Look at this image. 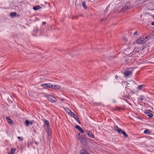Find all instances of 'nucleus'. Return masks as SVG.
I'll use <instances>...</instances> for the list:
<instances>
[{"label":"nucleus","instance_id":"f257e3e1","mask_svg":"<svg viewBox=\"0 0 154 154\" xmlns=\"http://www.w3.org/2000/svg\"><path fill=\"white\" fill-rule=\"evenodd\" d=\"M76 139L78 140H79L81 144L83 146H86L87 145L88 143V142L87 139V138L85 135H81V137H78V136H76Z\"/></svg>","mask_w":154,"mask_h":154},{"label":"nucleus","instance_id":"f03ea898","mask_svg":"<svg viewBox=\"0 0 154 154\" xmlns=\"http://www.w3.org/2000/svg\"><path fill=\"white\" fill-rule=\"evenodd\" d=\"M147 37L144 38H138L136 41V43L137 44H143L145 43L147 41Z\"/></svg>","mask_w":154,"mask_h":154},{"label":"nucleus","instance_id":"7ed1b4c3","mask_svg":"<svg viewBox=\"0 0 154 154\" xmlns=\"http://www.w3.org/2000/svg\"><path fill=\"white\" fill-rule=\"evenodd\" d=\"M131 4L129 2H127L124 5L122 8V10L124 11L130 9L131 8Z\"/></svg>","mask_w":154,"mask_h":154},{"label":"nucleus","instance_id":"20e7f679","mask_svg":"<svg viewBox=\"0 0 154 154\" xmlns=\"http://www.w3.org/2000/svg\"><path fill=\"white\" fill-rule=\"evenodd\" d=\"M46 97L47 98L48 100L51 103H55L57 101V99L56 98L51 95H47L46 96Z\"/></svg>","mask_w":154,"mask_h":154},{"label":"nucleus","instance_id":"39448f33","mask_svg":"<svg viewBox=\"0 0 154 154\" xmlns=\"http://www.w3.org/2000/svg\"><path fill=\"white\" fill-rule=\"evenodd\" d=\"M47 136L48 140L50 141L51 137V129L50 126L47 127Z\"/></svg>","mask_w":154,"mask_h":154},{"label":"nucleus","instance_id":"423d86ee","mask_svg":"<svg viewBox=\"0 0 154 154\" xmlns=\"http://www.w3.org/2000/svg\"><path fill=\"white\" fill-rule=\"evenodd\" d=\"M41 86L45 88H51L53 87V85L50 83L42 84Z\"/></svg>","mask_w":154,"mask_h":154},{"label":"nucleus","instance_id":"0eeeda50","mask_svg":"<svg viewBox=\"0 0 154 154\" xmlns=\"http://www.w3.org/2000/svg\"><path fill=\"white\" fill-rule=\"evenodd\" d=\"M124 75L125 77H128L132 75V72L128 70H125L124 73Z\"/></svg>","mask_w":154,"mask_h":154},{"label":"nucleus","instance_id":"6e6552de","mask_svg":"<svg viewBox=\"0 0 154 154\" xmlns=\"http://www.w3.org/2000/svg\"><path fill=\"white\" fill-rule=\"evenodd\" d=\"M145 114L147 115L149 117H152L153 116V114H152V112L149 110H145Z\"/></svg>","mask_w":154,"mask_h":154},{"label":"nucleus","instance_id":"1a4fd4ad","mask_svg":"<svg viewBox=\"0 0 154 154\" xmlns=\"http://www.w3.org/2000/svg\"><path fill=\"white\" fill-rule=\"evenodd\" d=\"M88 136L90 138H94V134L91 132V131L87 130L86 131Z\"/></svg>","mask_w":154,"mask_h":154},{"label":"nucleus","instance_id":"9d476101","mask_svg":"<svg viewBox=\"0 0 154 154\" xmlns=\"http://www.w3.org/2000/svg\"><path fill=\"white\" fill-rule=\"evenodd\" d=\"M75 127L76 128L79 130L80 133H83L84 132V131L79 126L76 125L75 126Z\"/></svg>","mask_w":154,"mask_h":154},{"label":"nucleus","instance_id":"9b49d317","mask_svg":"<svg viewBox=\"0 0 154 154\" xmlns=\"http://www.w3.org/2000/svg\"><path fill=\"white\" fill-rule=\"evenodd\" d=\"M6 120L9 124H11L13 123V121L10 118V117H7L6 118Z\"/></svg>","mask_w":154,"mask_h":154},{"label":"nucleus","instance_id":"f8f14e48","mask_svg":"<svg viewBox=\"0 0 154 154\" xmlns=\"http://www.w3.org/2000/svg\"><path fill=\"white\" fill-rule=\"evenodd\" d=\"M116 131H117L120 134H121L122 133L123 131L121 128L118 127L116 125Z\"/></svg>","mask_w":154,"mask_h":154},{"label":"nucleus","instance_id":"ddd939ff","mask_svg":"<svg viewBox=\"0 0 154 154\" xmlns=\"http://www.w3.org/2000/svg\"><path fill=\"white\" fill-rule=\"evenodd\" d=\"M61 88V87L60 85H54V86L53 85V87L51 88L55 89H60Z\"/></svg>","mask_w":154,"mask_h":154},{"label":"nucleus","instance_id":"4468645a","mask_svg":"<svg viewBox=\"0 0 154 154\" xmlns=\"http://www.w3.org/2000/svg\"><path fill=\"white\" fill-rule=\"evenodd\" d=\"M140 49L137 48H135L133 51L132 52V53L134 54V53H138L140 51Z\"/></svg>","mask_w":154,"mask_h":154},{"label":"nucleus","instance_id":"2eb2a0df","mask_svg":"<svg viewBox=\"0 0 154 154\" xmlns=\"http://www.w3.org/2000/svg\"><path fill=\"white\" fill-rule=\"evenodd\" d=\"M41 8V7L40 6L37 5V6H34L33 7V9L34 10L36 11L40 9Z\"/></svg>","mask_w":154,"mask_h":154},{"label":"nucleus","instance_id":"dca6fc26","mask_svg":"<svg viewBox=\"0 0 154 154\" xmlns=\"http://www.w3.org/2000/svg\"><path fill=\"white\" fill-rule=\"evenodd\" d=\"M144 133L149 135H150L151 134V132L148 129L145 130L144 131Z\"/></svg>","mask_w":154,"mask_h":154},{"label":"nucleus","instance_id":"f3484780","mask_svg":"<svg viewBox=\"0 0 154 154\" xmlns=\"http://www.w3.org/2000/svg\"><path fill=\"white\" fill-rule=\"evenodd\" d=\"M15 151V148H11V151L9 152L8 154H14V152Z\"/></svg>","mask_w":154,"mask_h":154},{"label":"nucleus","instance_id":"a211bd4d","mask_svg":"<svg viewBox=\"0 0 154 154\" xmlns=\"http://www.w3.org/2000/svg\"><path fill=\"white\" fill-rule=\"evenodd\" d=\"M71 116L72 117H73L75 119L78 117L73 112H71V114H70Z\"/></svg>","mask_w":154,"mask_h":154},{"label":"nucleus","instance_id":"6ab92c4d","mask_svg":"<svg viewBox=\"0 0 154 154\" xmlns=\"http://www.w3.org/2000/svg\"><path fill=\"white\" fill-rule=\"evenodd\" d=\"M145 86V85H140L138 86L137 89L138 90H139L142 89L143 87Z\"/></svg>","mask_w":154,"mask_h":154},{"label":"nucleus","instance_id":"aec40b11","mask_svg":"<svg viewBox=\"0 0 154 154\" xmlns=\"http://www.w3.org/2000/svg\"><path fill=\"white\" fill-rule=\"evenodd\" d=\"M45 124L46 125L47 127L50 126L49 122L47 120H45Z\"/></svg>","mask_w":154,"mask_h":154},{"label":"nucleus","instance_id":"412c9836","mask_svg":"<svg viewBox=\"0 0 154 154\" xmlns=\"http://www.w3.org/2000/svg\"><path fill=\"white\" fill-rule=\"evenodd\" d=\"M66 111L68 113L71 114V112H72L71 111V110L68 108H66L65 109Z\"/></svg>","mask_w":154,"mask_h":154},{"label":"nucleus","instance_id":"4be33fe9","mask_svg":"<svg viewBox=\"0 0 154 154\" xmlns=\"http://www.w3.org/2000/svg\"><path fill=\"white\" fill-rule=\"evenodd\" d=\"M117 110L119 111H121V110H123L124 109L123 108L118 107H116V110Z\"/></svg>","mask_w":154,"mask_h":154},{"label":"nucleus","instance_id":"5701e85b","mask_svg":"<svg viewBox=\"0 0 154 154\" xmlns=\"http://www.w3.org/2000/svg\"><path fill=\"white\" fill-rule=\"evenodd\" d=\"M25 124L26 126H29V122L28 120H26L25 122Z\"/></svg>","mask_w":154,"mask_h":154},{"label":"nucleus","instance_id":"b1692460","mask_svg":"<svg viewBox=\"0 0 154 154\" xmlns=\"http://www.w3.org/2000/svg\"><path fill=\"white\" fill-rule=\"evenodd\" d=\"M123 135L125 136L126 137H128V135L126 133V132L124 131H123L122 132V133Z\"/></svg>","mask_w":154,"mask_h":154},{"label":"nucleus","instance_id":"393cba45","mask_svg":"<svg viewBox=\"0 0 154 154\" xmlns=\"http://www.w3.org/2000/svg\"><path fill=\"white\" fill-rule=\"evenodd\" d=\"M138 99L141 101H143V97L142 96H140L138 98Z\"/></svg>","mask_w":154,"mask_h":154},{"label":"nucleus","instance_id":"a878e982","mask_svg":"<svg viewBox=\"0 0 154 154\" xmlns=\"http://www.w3.org/2000/svg\"><path fill=\"white\" fill-rule=\"evenodd\" d=\"M17 14V13L16 12H12L10 14V16L12 17H14Z\"/></svg>","mask_w":154,"mask_h":154},{"label":"nucleus","instance_id":"bb28decb","mask_svg":"<svg viewBox=\"0 0 154 154\" xmlns=\"http://www.w3.org/2000/svg\"><path fill=\"white\" fill-rule=\"evenodd\" d=\"M94 106H99L100 105L101 103H94Z\"/></svg>","mask_w":154,"mask_h":154},{"label":"nucleus","instance_id":"cd10ccee","mask_svg":"<svg viewBox=\"0 0 154 154\" xmlns=\"http://www.w3.org/2000/svg\"><path fill=\"white\" fill-rule=\"evenodd\" d=\"M82 6L83 7V8L86 9V7H85V2H83L82 3Z\"/></svg>","mask_w":154,"mask_h":154},{"label":"nucleus","instance_id":"c85d7f7f","mask_svg":"<svg viewBox=\"0 0 154 154\" xmlns=\"http://www.w3.org/2000/svg\"><path fill=\"white\" fill-rule=\"evenodd\" d=\"M106 21V18H103L101 20V22H105Z\"/></svg>","mask_w":154,"mask_h":154},{"label":"nucleus","instance_id":"c756f323","mask_svg":"<svg viewBox=\"0 0 154 154\" xmlns=\"http://www.w3.org/2000/svg\"><path fill=\"white\" fill-rule=\"evenodd\" d=\"M79 123V124H80V122L79 119H78V117H77L75 119Z\"/></svg>","mask_w":154,"mask_h":154},{"label":"nucleus","instance_id":"7c9ffc66","mask_svg":"<svg viewBox=\"0 0 154 154\" xmlns=\"http://www.w3.org/2000/svg\"><path fill=\"white\" fill-rule=\"evenodd\" d=\"M17 138L19 140L21 141L23 140V138L22 137H18Z\"/></svg>","mask_w":154,"mask_h":154},{"label":"nucleus","instance_id":"2f4dec72","mask_svg":"<svg viewBox=\"0 0 154 154\" xmlns=\"http://www.w3.org/2000/svg\"><path fill=\"white\" fill-rule=\"evenodd\" d=\"M34 123V121H32L30 122H29V124L31 125H32L33 123Z\"/></svg>","mask_w":154,"mask_h":154},{"label":"nucleus","instance_id":"473e14b6","mask_svg":"<svg viewBox=\"0 0 154 154\" xmlns=\"http://www.w3.org/2000/svg\"><path fill=\"white\" fill-rule=\"evenodd\" d=\"M138 33V32L137 31H136L134 33V35H137V34Z\"/></svg>","mask_w":154,"mask_h":154},{"label":"nucleus","instance_id":"72a5a7b5","mask_svg":"<svg viewBox=\"0 0 154 154\" xmlns=\"http://www.w3.org/2000/svg\"><path fill=\"white\" fill-rule=\"evenodd\" d=\"M123 39L125 41H128V39H127L126 38H123Z\"/></svg>","mask_w":154,"mask_h":154},{"label":"nucleus","instance_id":"f704fd0d","mask_svg":"<svg viewBox=\"0 0 154 154\" xmlns=\"http://www.w3.org/2000/svg\"><path fill=\"white\" fill-rule=\"evenodd\" d=\"M130 96V95L128 94V95H126L125 96V98H128Z\"/></svg>","mask_w":154,"mask_h":154},{"label":"nucleus","instance_id":"c9c22d12","mask_svg":"<svg viewBox=\"0 0 154 154\" xmlns=\"http://www.w3.org/2000/svg\"><path fill=\"white\" fill-rule=\"evenodd\" d=\"M77 136H78V137H81L80 134V133H78V135Z\"/></svg>","mask_w":154,"mask_h":154},{"label":"nucleus","instance_id":"e433bc0d","mask_svg":"<svg viewBox=\"0 0 154 154\" xmlns=\"http://www.w3.org/2000/svg\"><path fill=\"white\" fill-rule=\"evenodd\" d=\"M42 23L43 25H45L46 23V22H43Z\"/></svg>","mask_w":154,"mask_h":154},{"label":"nucleus","instance_id":"4c0bfd02","mask_svg":"<svg viewBox=\"0 0 154 154\" xmlns=\"http://www.w3.org/2000/svg\"><path fill=\"white\" fill-rule=\"evenodd\" d=\"M125 88L126 91H127L128 89L127 87H125Z\"/></svg>","mask_w":154,"mask_h":154},{"label":"nucleus","instance_id":"58836bf2","mask_svg":"<svg viewBox=\"0 0 154 154\" xmlns=\"http://www.w3.org/2000/svg\"><path fill=\"white\" fill-rule=\"evenodd\" d=\"M152 25H154V21H153L152 22Z\"/></svg>","mask_w":154,"mask_h":154},{"label":"nucleus","instance_id":"ea45409f","mask_svg":"<svg viewBox=\"0 0 154 154\" xmlns=\"http://www.w3.org/2000/svg\"><path fill=\"white\" fill-rule=\"evenodd\" d=\"M60 99L62 101H63L64 100V99L63 98Z\"/></svg>","mask_w":154,"mask_h":154},{"label":"nucleus","instance_id":"a19ab883","mask_svg":"<svg viewBox=\"0 0 154 154\" xmlns=\"http://www.w3.org/2000/svg\"><path fill=\"white\" fill-rule=\"evenodd\" d=\"M129 84L128 83H127V86H128V85H129Z\"/></svg>","mask_w":154,"mask_h":154},{"label":"nucleus","instance_id":"79ce46f5","mask_svg":"<svg viewBox=\"0 0 154 154\" xmlns=\"http://www.w3.org/2000/svg\"><path fill=\"white\" fill-rule=\"evenodd\" d=\"M35 143L36 145H37L38 144L37 142H35Z\"/></svg>","mask_w":154,"mask_h":154},{"label":"nucleus","instance_id":"37998d69","mask_svg":"<svg viewBox=\"0 0 154 154\" xmlns=\"http://www.w3.org/2000/svg\"><path fill=\"white\" fill-rule=\"evenodd\" d=\"M118 78V76L117 75H116V79H117Z\"/></svg>","mask_w":154,"mask_h":154},{"label":"nucleus","instance_id":"c03bdc74","mask_svg":"<svg viewBox=\"0 0 154 154\" xmlns=\"http://www.w3.org/2000/svg\"><path fill=\"white\" fill-rule=\"evenodd\" d=\"M132 81H133V82H134V81H133L132 80H131V82Z\"/></svg>","mask_w":154,"mask_h":154},{"label":"nucleus","instance_id":"a18cd8bd","mask_svg":"<svg viewBox=\"0 0 154 154\" xmlns=\"http://www.w3.org/2000/svg\"><path fill=\"white\" fill-rule=\"evenodd\" d=\"M113 128L114 130H116V129L114 127Z\"/></svg>","mask_w":154,"mask_h":154},{"label":"nucleus","instance_id":"49530a36","mask_svg":"<svg viewBox=\"0 0 154 154\" xmlns=\"http://www.w3.org/2000/svg\"><path fill=\"white\" fill-rule=\"evenodd\" d=\"M153 58H154V57H153Z\"/></svg>","mask_w":154,"mask_h":154}]
</instances>
